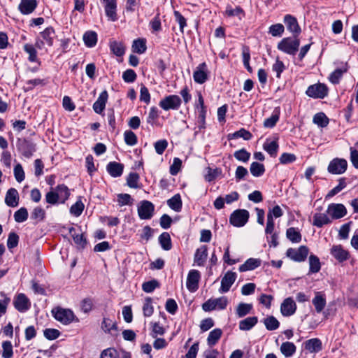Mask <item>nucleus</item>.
I'll return each mask as SVG.
<instances>
[{
  "instance_id": "nucleus-1",
  "label": "nucleus",
  "mask_w": 358,
  "mask_h": 358,
  "mask_svg": "<svg viewBox=\"0 0 358 358\" xmlns=\"http://www.w3.org/2000/svg\"><path fill=\"white\" fill-rule=\"evenodd\" d=\"M300 45V40L298 37H286L283 38L277 45L278 49L289 55H295L299 51Z\"/></svg>"
},
{
  "instance_id": "nucleus-2",
  "label": "nucleus",
  "mask_w": 358,
  "mask_h": 358,
  "mask_svg": "<svg viewBox=\"0 0 358 358\" xmlns=\"http://www.w3.org/2000/svg\"><path fill=\"white\" fill-rule=\"evenodd\" d=\"M54 318L64 325L71 324L72 322H78L73 312L68 308L56 307L51 311Z\"/></svg>"
},
{
  "instance_id": "nucleus-3",
  "label": "nucleus",
  "mask_w": 358,
  "mask_h": 358,
  "mask_svg": "<svg viewBox=\"0 0 358 358\" xmlns=\"http://www.w3.org/2000/svg\"><path fill=\"white\" fill-rule=\"evenodd\" d=\"M309 253V249L306 245H301L298 248H288L286 251V255L290 259L296 262H304Z\"/></svg>"
},
{
  "instance_id": "nucleus-4",
  "label": "nucleus",
  "mask_w": 358,
  "mask_h": 358,
  "mask_svg": "<svg viewBox=\"0 0 358 358\" xmlns=\"http://www.w3.org/2000/svg\"><path fill=\"white\" fill-rule=\"evenodd\" d=\"M249 212L245 209H238L234 210L230 215L229 222L234 227H243L248 221Z\"/></svg>"
},
{
  "instance_id": "nucleus-5",
  "label": "nucleus",
  "mask_w": 358,
  "mask_h": 358,
  "mask_svg": "<svg viewBox=\"0 0 358 358\" xmlns=\"http://www.w3.org/2000/svg\"><path fill=\"white\" fill-rule=\"evenodd\" d=\"M306 94L314 99H324L328 94V87L324 83H317L310 85Z\"/></svg>"
},
{
  "instance_id": "nucleus-6",
  "label": "nucleus",
  "mask_w": 358,
  "mask_h": 358,
  "mask_svg": "<svg viewBox=\"0 0 358 358\" xmlns=\"http://www.w3.org/2000/svg\"><path fill=\"white\" fill-rule=\"evenodd\" d=\"M181 102L178 95H169L159 101V106L164 110H177L180 106Z\"/></svg>"
},
{
  "instance_id": "nucleus-7",
  "label": "nucleus",
  "mask_w": 358,
  "mask_h": 358,
  "mask_svg": "<svg viewBox=\"0 0 358 358\" xmlns=\"http://www.w3.org/2000/svg\"><path fill=\"white\" fill-rule=\"evenodd\" d=\"M347 167L348 162L345 159L335 158L329 162L327 170L331 174L340 175L345 172Z\"/></svg>"
},
{
  "instance_id": "nucleus-8",
  "label": "nucleus",
  "mask_w": 358,
  "mask_h": 358,
  "mask_svg": "<svg viewBox=\"0 0 358 358\" xmlns=\"http://www.w3.org/2000/svg\"><path fill=\"white\" fill-rule=\"evenodd\" d=\"M155 206L149 201H142L138 206V214L141 220H149L154 214Z\"/></svg>"
},
{
  "instance_id": "nucleus-9",
  "label": "nucleus",
  "mask_w": 358,
  "mask_h": 358,
  "mask_svg": "<svg viewBox=\"0 0 358 358\" xmlns=\"http://www.w3.org/2000/svg\"><path fill=\"white\" fill-rule=\"evenodd\" d=\"M327 213L331 220H338L345 217L347 214V209L343 204L331 203L328 206Z\"/></svg>"
},
{
  "instance_id": "nucleus-10",
  "label": "nucleus",
  "mask_w": 358,
  "mask_h": 358,
  "mask_svg": "<svg viewBox=\"0 0 358 358\" xmlns=\"http://www.w3.org/2000/svg\"><path fill=\"white\" fill-rule=\"evenodd\" d=\"M100 1L104 8L107 17L113 22L117 20V0H100Z\"/></svg>"
},
{
  "instance_id": "nucleus-11",
  "label": "nucleus",
  "mask_w": 358,
  "mask_h": 358,
  "mask_svg": "<svg viewBox=\"0 0 358 358\" xmlns=\"http://www.w3.org/2000/svg\"><path fill=\"white\" fill-rule=\"evenodd\" d=\"M20 152L26 158H30L36 152V144L27 139L20 141L17 145Z\"/></svg>"
},
{
  "instance_id": "nucleus-12",
  "label": "nucleus",
  "mask_w": 358,
  "mask_h": 358,
  "mask_svg": "<svg viewBox=\"0 0 358 358\" xmlns=\"http://www.w3.org/2000/svg\"><path fill=\"white\" fill-rule=\"evenodd\" d=\"M284 22L286 24L287 30L293 34V36L298 37L301 32V29L296 18L287 14L284 17Z\"/></svg>"
},
{
  "instance_id": "nucleus-13",
  "label": "nucleus",
  "mask_w": 358,
  "mask_h": 358,
  "mask_svg": "<svg viewBox=\"0 0 358 358\" xmlns=\"http://www.w3.org/2000/svg\"><path fill=\"white\" fill-rule=\"evenodd\" d=\"M201 278L200 272L197 270L189 271L187 278L186 286L189 291L193 292L197 290L199 287V282Z\"/></svg>"
},
{
  "instance_id": "nucleus-14",
  "label": "nucleus",
  "mask_w": 358,
  "mask_h": 358,
  "mask_svg": "<svg viewBox=\"0 0 358 358\" xmlns=\"http://www.w3.org/2000/svg\"><path fill=\"white\" fill-rule=\"evenodd\" d=\"M296 304L292 297L286 298L280 306V312L285 317H289L295 313Z\"/></svg>"
},
{
  "instance_id": "nucleus-15",
  "label": "nucleus",
  "mask_w": 358,
  "mask_h": 358,
  "mask_svg": "<svg viewBox=\"0 0 358 358\" xmlns=\"http://www.w3.org/2000/svg\"><path fill=\"white\" fill-rule=\"evenodd\" d=\"M236 279V273L232 271H227L221 280V286L219 289L220 293H226L229 291L231 285Z\"/></svg>"
},
{
  "instance_id": "nucleus-16",
  "label": "nucleus",
  "mask_w": 358,
  "mask_h": 358,
  "mask_svg": "<svg viewBox=\"0 0 358 358\" xmlns=\"http://www.w3.org/2000/svg\"><path fill=\"white\" fill-rule=\"evenodd\" d=\"M195 83L203 84L208 80V69L205 62L200 64L193 73Z\"/></svg>"
},
{
  "instance_id": "nucleus-17",
  "label": "nucleus",
  "mask_w": 358,
  "mask_h": 358,
  "mask_svg": "<svg viewBox=\"0 0 358 358\" xmlns=\"http://www.w3.org/2000/svg\"><path fill=\"white\" fill-rule=\"evenodd\" d=\"M100 358H131L130 352L122 350L117 351L113 348H109L103 350Z\"/></svg>"
},
{
  "instance_id": "nucleus-18",
  "label": "nucleus",
  "mask_w": 358,
  "mask_h": 358,
  "mask_svg": "<svg viewBox=\"0 0 358 358\" xmlns=\"http://www.w3.org/2000/svg\"><path fill=\"white\" fill-rule=\"evenodd\" d=\"M15 308L20 312L24 313L29 309L30 301L24 294H19L13 302Z\"/></svg>"
},
{
  "instance_id": "nucleus-19",
  "label": "nucleus",
  "mask_w": 358,
  "mask_h": 358,
  "mask_svg": "<svg viewBox=\"0 0 358 358\" xmlns=\"http://www.w3.org/2000/svg\"><path fill=\"white\" fill-rule=\"evenodd\" d=\"M37 5L36 0H21L18 6V10L23 15H29L34 11Z\"/></svg>"
},
{
  "instance_id": "nucleus-20",
  "label": "nucleus",
  "mask_w": 358,
  "mask_h": 358,
  "mask_svg": "<svg viewBox=\"0 0 358 358\" xmlns=\"http://www.w3.org/2000/svg\"><path fill=\"white\" fill-rule=\"evenodd\" d=\"M208 257V247L201 245L199 248L194 254V262L199 266H203Z\"/></svg>"
},
{
  "instance_id": "nucleus-21",
  "label": "nucleus",
  "mask_w": 358,
  "mask_h": 358,
  "mask_svg": "<svg viewBox=\"0 0 358 358\" xmlns=\"http://www.w3.org/2000/svg\"><path fill=\"white\" fill-rule=\"evenodd\" d=\"M331 255L339 262H343L349 258V252L342 245H334L331 249Z\"/></svg>"
},
{
  "instance_id": "nucleus-22",
  "label": "nucleus",
  "mask_w": 358,
  "mask_h": 358,
  "mask_svg": "<svg viewBox=\"0 0 358 358\" xmlns=\"http://www.w3.org/2000/svg\"><path fill=\"white\" fill-rule=\"evenodd\" d=\"M108 95L107 91H103L93 104V110L97 114H101L106 107Z\"/></svg>"
},
{
  "instance_id": "nucleus-23",
  "label": "nucleus",
  "mask_w": 358,
  "mask_h": 358,
  "mask_svg": "<svg viewBox=\"0 0 358 358\" xmlns=\"http://www.w3.org/2000/svg\"><path fill=\"white\" fill-rule=\"evenodd\" d=\"M5 203L9 207H16L19 204L18 192L15 188H10L5 196Z\"/></svg>"
},
{
  "instance_id": "nucleus-24",
  "label": "nucleus",
  "mask_w": 358,
  "mask_h": 358,
  "mask_svg": "<svg viewBox=\"0 0 358 358\" xmlns=\"http://www.w3.org/2000/svg\"><path fill=\"white\" fill-rule=\"evenodd\" d=\"M108 173L113 178L122 176L124 170V165L117 162H110L106 166Z\"/></svg>"
},
{
  "instance_id": "nucleus-25",
  "label": "nucleus",
  "mask_w": 358,
  "mask_h": 358,
  "mask_svg": "<svg viewBox=\"0 0 358 358\" xmlns=\"http://www.w3.org/2000/svg\"><path fill=\"white\" fill-rule=\"evenodd\" d=\"M312 303L315 306L316 312L317 313H321L327 303L325 294L321 292H317L315 297L312 300Z\"/></svg>"
},
{
  "instance_id": "nucleus-26",
  "label": "nucleus",
  "mask_w": 358,
  "mask_h": 358,
  "mask_svg": "<svg viewBox=\"0 0 358 358\" xmlns=\"http://www.w3.org/2000/svg\"><path fill=\"white\" fill-rule=\"evenodd\" d=\"M262 260L257 258H249L244 264H241L238 270L240 272H245L254 270L261 266Z\"/></svg>"
},
{
  "instance_id": "nucleus-27",
  "label": "nucleus",
  "mask_w": 358,
  "mask_h": 358,
  "mask_svg": "<svg viewBox=\"0 0 358 358\" xmlns=\"http://www.w3.org/2000/svg\"><path fill=\"white\" fill-rule=\"evenodd\" d=\"M331 222V220L330 217L325 213H315L313 216V225L318 228L322 227L324 225L330 224Z\"/></svg>"
},
{
  "instance_id": "nucleus-28",
  "label": "nucleus",
  "mask_w": 358,
  "mask_h": 358,
  "mask_svg": "<svg viewBox=\"0 0 358 358\" xmlns=\"http://www.w3.org/2000/svg\"><path fill=\"white\" fill-rule=\"evenodd\" d=\"M258 322V318L256 316L248 317L239 322L238 327L241 331H249L255 327Z\"/></svg>"
},
{
  "instance_id": "nucleus-29",
  "label": "nucleus",
  "mask_w": 358,
  "mask_h": 358,
  "mask_svg": "<svg viewBox=\"0 0 358 358\" xmlns=\"http://www.w3.org/2000/svg\"><path fill=\"white\" fill-rule=\"evenodd\" d=\"M69 232L72 236L73 241L77 245L78 249H83L87 245V240L83 234H76V229L73 227L69 229Z\"/></svg>"
},
{
  "instance_id": "nucleus-30",
  "label": "nucleus",
  "mask_w": 358,
  "mask_h": 358,
  "mask_svg": "<svg viewBox=\"0 0 358 358\" xmlns=\"http://www.w3.org/2000/svg\"><path fill=\"white\" fill-rule=\"evenodd\" d=\"M109 47L110 51L117 57H122L125 53V46L122 42L110 41Z\"/></svg>"
},
{
  "instance_id": "nucleus-31",
  "label": "nucleus",
  "mask_w": 358,
  "mask_h": 358,
  "mask_svg": "<svg viewBox=\"0 0 358 358\" xmlns=\"http://www.w3.org/2000/svg\"><path fill=\"white\" fill-rule=\"evenodd\" d=\"M55 189L58 195L59 202L64 203L70 196V191L69 188L65 185L62 184L58 185Z\"/></svg>"
},
{
  "instance_id": "nucleus-32",
  "label": "nucleus",
  "mask_w": 358,
  "mask_h": 358,
  "mask_svg": "<svg viewBox=\"0 0 358 358\" xmlns=\"http://www.w3.org/2000/svg\"><path fill=\"white\" fill-rule=\"evenodd\" d=\"M280 350L285 357H290L296 352V347L293 343L286 341L282 343Z\"/></svg>"
},
{
  "instance_id": "nucleus-33",
  "label": "nucleus",
  "mask_w": 358,
  "mask_h": 358,
  "mask_svg": "<svg viewBox=\"0 0 358 358\" xmlns=\"http://www.w3.org/2000/svg\"><path fill=\"white\" fill-rule=\"evenodd\" d=\"M252 308V304L241 302L236 308V314L239 318L243 317L251 313Z\"/></svg>"
},
{
  "instance_id": "nucleus-34",
  "label": "nucleus",
  "mask_w": 358,
  "mask_h": 358,
  "mask_svg": "<svg viewBox=\"0 0 358 358\" xmlns=\"http://www.w3.org/2000/svg\"><path fill=\"white\" fill-rule=\"evenodd\" d=\"M167 204L172 210L176 212H180L182 209V202L179 194H175L167 201Z\"/></svg>"
},
{
  "instance_id": "nucleus-35",
  "label": "nucleus",
  "mask_w": 358,
  "mask_h": 358,
  "mask_svg": "<svg viewBox=\"0 0 358 358\" xmlns=\"http://www.w3.org/2000/svg\"><path fill=\"white\" fill-rule=\"evenodd\" d=\"M55 35V30L52 27H48L40 33L42 40L48 45H53V37Z\"/></svg>"
},
{
  "instance_id": "nucleus-36",
  "label": "nucleus",
  "mask_w": 358,
  "mask_h": 358,
  "mask_svg": "<svg viewBox=\"0 0 358 358\" xmlns=\"http://www.w3.org/2000/svg\"><path fill=\"white\" fill-rule=\"evenodd\" d=\"M287 238L294 243H298L301 241V234L298 229L295 227H289L286 231Z\"/></svg>"
},
{
  "instance_id": "nucleus-37",
  "label": "nucleus",
  "mask_w": 358,
  "mask_h": 358,
  "mask_svg": "<svg viewBox=\"0 0 358 358\" xmlns=\"http://www.w3.org/2000/svg\"><path fill=\"white\" fill-rule=\"evenodd\" d=\"M83 41L87 47H94L97 43L96 33L93 31H86L83 35Z\"/></svg>"
},
{
  "instance_id": "nucleus-38",
  "label": "nucleus",
  "mask_w": 358,
  "mask_h": 358,
  "mask_svg": "<svg viewBox=\"0 0 358 358\" xmlns=\"http://www.w3.org/2000/svg\"><path fill=\"white\" fill-rule=\"evenodd\" d=\"M278 148L279 145L276 141H268L267 140L263 145L264 150L272 157H275L277 156Z\"/></svg>"
},
{
  "instance_id": "nucleus-39",
  "label": "nucleus",
  "mask_w": 358,
  "mask_h": 358,
  "mask_svg": "<svg viewBox=\"0 0 358 358\" xmlns=\"http://www.w3.org/2000/svg\"><path fill=\"white\" fill-rule=\"evenodd\" d=\"M24 51L29 55L28 60L31 62H38L40 64L38 57L37 52L35 47L30 43H26L23 46Z\"/></svg>"
},
{
  "instance_id": "nucleus-40",
  "label": "nucleus",
  "mask_w": 358,
  "mask_h": 358,
  "mask_svg": "<svg viewBox=\"0 0 358 358\" xmlns=\"http://www.w3.org/2000/svg\"><path fill=\"white\" fill-rule=\"evenodd\" d=\"M309 262V273H316L321 268L320 259L315 255H310L308 259Z\"/></svg>"
},
{
  "instance_id": "nucleus-41",
  "label": "nucleus",
  "mask_w": 358,
  "mask_h": 358,
  "mask_svg": "<svg viewBox=\"0 0 358 358\" xmlns=\"http://www.w3.org/2000/svg\"><path fill=\"white\" fill-rule=\"evenodd\" d=\"M146 50V40L145 38H138L133 41L132 50L134 52L143 54Z\"/></svg>"
},
{
  "instance_id": "nucleus-42",
  "label": "nucleus",
  "mask_w": 358,
  "mask_h": 358,
  "mask_svg": "<svg viewBox=\"0 0 358 358\" xmlns=\"http://www.w3.org/2000/svg\"><path fill=\"white\" fill-rule=\"evenodd\" d=\"M347 71L348 68L346 65L341 69H336L330 74L329 77V81L334 85L339 83L343 73L347 72Z\"/></svg>"
},
{
  "instance_id": "nucleus-43",
  "label": "nucleus",
  "mask_w": 358,
  "mask_h": 358,
  "mask_svg": "<svg viewBox=\"0 0 358 358\" xmlns=\"http://www.w3.org/2000/svg\"><path fill=\"white\" fill-rule=\"evenodd\" d=\"M159 242L161 247L164 250H170L172 248L171 236L168 232H163L159 236Z\"/></svg>"
},
{
  "instance_id": "nucleus-44",
  "label": "nucleus",
  "mask_w": 358,
  "mask_h": 358,
  "mask_svg": "<svg viewBox=\"0 0 358 358\" xmlns=\"http://www.w3.org/2000/svg\"><path fill=\"white\" fill-rule=\"evenodd\" d=\"M263 323L268 331H274L280 326L279 321L273 315L266 317L263 320Z\"/></svg>"
},
{
  "instance_id": "nucleus-45",
  "label": "nucleus",
  "mask_w": 358,
  "mask_h": 358,
  "mask_svg": "<svg viewBox=\"0 0 358 358\" xmlns=\"http://www.w3.org/2000/svg\"><path fill=\"white\" fill-rule=\"evenodd\" d=\"M250 171L254 177H260L265 172V167L263 164L254 162L250 164Z\"/></svg>"
},
{
  "instance_id": "nucleus-46",
  "label": "nucleus",
  "mask_w": 358,
  "mask_h": 358,
  "mask_svg": "<svg viewBox=\"0 0 358 358\" xmlns=\"http://www.w3.org/2000/svg\"><path fill=\"white\" fill-rule=\"evenodd\" d=\"M222 334V331L220 329H215L209 333L207 338L208 345L213 346L220 340Z\"/></svg>"
},
{
  "instance_id": "nucleus-47",
  "label": "nucleus",
  "mask_w": 358,
  "mask_h": 358,
  "mask_svg": "<svg viewBox=\"0 0 358 358\" xmlns=\"http://www.w3.org/2000/svg\"><path fill=\"white\" fill-rule=\"evenodd\" d=\"M225 13L229 17L237 16L239 20H242V18L245 17V12L240 6H236L235 8H233L231 6H227Z\"/></svg>"
},
{
  "instance_id": "nucleus-48",
  "label": "nucleus",
  "mask_w": 358,
  "mask_h": 358,
  "mask_svg": "<svg viewBox=\"0 0 358 358\" xmlns=\"http://www.w3.org/2000/svg\"><path fill=\"white\" fill-rule=\"evenodd\" d=\"M252 134L249 131H248L243 128L239 129L238 131H237L233 134H230L228 136L229 139L243 138L245 141L250 140L252 138Z\"/></svg>"
},
{
  "instance_id": "nucleus-49",
  "label": "nucleus",
  "mask_w": 358,
  "mask_h": 358,
  "mask_svg": "<svg viewBox=\"0 0 358 358\" xmlns=\"http://www.w3.org/2000/svg\"><path fill=\"white\" fill-rule=\"evenodd\" d=\"M322 348V343L318 338H312L306 342V349L310 352H318Z\"/></svg>"
},
{
  "instance_id": "nucleus-50",
  "label": "nucleus",
  "mask_w": 358,
  "mask_h": 358,
  "mask_svg": "<svg viewBox=\"0 0 358 358\" xmlns=\"http://www.w3.org/2000/svg\"><path fill=\"white\" fill-rule=\"evenodd\" d=\"M313 122L320 127H326L329 124V118L324 113L315 114L313 120Z\"/></svg>"
},
{
  "instance_id": "nucleus-51",
  "label": "nucleus",
  "mask_w": 358,
  "mask_h": 358,
  "mask_svg": "<svg viewBox=\"0 0 358 358\" xmlns=\"http://www.w3.org/2000/svg\"><path fill=\"white\" fill-rule=\"evenodd\" d=\"M242 57L243 65L249 73L252 72V69L250 65V53L248 46H243L242 49Z\"/></svg>"
},
{
  "instance_id": "nucleus-52",
  "label": "nucleus",
  "mask_w": 358,
  "mask_h": 358,
  "mask_svg": "<svg viewBox=\"0 0 358 358\" xmlns=\"http://www.w3.org/2000/svg\"><path fill=\"white\" fill-rule=\"evenodd\" d=\"M280 111L275 110L268 118H266L264 122V126L266 128H273L279 120Z\"/></svg>"
},
{
  "instance_id": "nucleus-53",
  "label": "nucleus",
  "mask_w": 358,
  "mask_h": 358,
  "mask_svg": "<svg viewBox=\"0 0 358 358\" xmlns=\"http://www.w3.org/2000/svg\"><path fill=\"white\" fill-rule=\"evenodd\" d=\"M346 187V182L344 178H340L338 180V184L335 187H334L329 192V193L326 196V199L331 198L338 192H340L342 189H343Z\"/></svg>"
},
{
  "instance_id": "nucleus-54",
  "label": "nucleus",
  "mask_w": 358,
  "mask_h": 358,
  "mask_svg": "<svg viewBox=\"0 0 358 358\" xmlns=\"http://www.w3.org/2000/svg\"><path fill=\"white\" fill-rule=\"evenodd\" d=\"M28 211L26 208L22 207L14 213V219L16 222L21 223L28 218Z\"/></svg>"
},
{
  "instance_id": "nucleus-55",
  "label": "nucleus",
  "mask_w": 358,
  "mask_h": 358,
  "mask_svg": "<svg viewBox=\"0 0 358 358\" xmlns=\"http://www.w3.org/2000/svg\"><path fill=\"white\" fill-rule=\"evenodd\" d=\"M143 315L145 317H150L154 312V308L152 306V299L150 297H147L145 299V302L143 306Z\"/></svg>"
},
{
  "instance_id": "nucleus-56",
  "label": "nucleus",
  "mask_w": 358,
  "mask_h": 358,
  "mask_svg": "<svg viewBox=\"0 0 358 358\" xmlns=\"http://www.w3.org/2000/svg\"><path fill=\"white\" fill-rule=\"evenodd\" d=\"M284 31L285 27L280 23L273 24L268 29V33L274 37L281 36L284 33Z\"/></svg>"
},
{
  "instance_id": "nucleus-57",
  "label": "nucleus",
  "mask_w": 358,
  "mask_h": 358,
  "mask_svg": "<svg viewBox=\"0 0 358 358\" xmlns=\"http://www.w3.org/2000/svg\"><path fill=\"white\" fill-rule=\"evenodd\" d=\"M234 157L241 162H247L249 161L250 157V153L248 152L245 148L236 150L234 154Z\"/></svg>"
},
{
  "instance_id": "nucleus-58",
  "label": "nucleus",
  "mask_w": 358,
  "mask_h": 358,
  "mask_svg": "<svg viewBox=\"0 0 358 358\" xmlns=\"http://www.w3.org/2000/svg\"><path fill=\"white\" fill-rule=\"evenodd\" d=\"M2 357L3 358H11L13 355V345L10 341H3L2 343Z\"/></svg>"
},
{
  "instance_id": "nucleus-59",
  "label": "nucleus",
  "mask_w": 358,
  "mask_h": 358,
  "mask_svg": "<svg viewBox=\"0 0 358 358\" xmlns=\"http://www.w3.org/2000/svg\"><path fill=\"white\" fill-rule=\"evenodd\" d=\"M159 287V282L157 280H152L148 282H145L142 285V289L146 293H151Z\"/></svg>"
},
{
  "instance_id": "nucleus-60",
  "label": "nucleus",
  "mask_w": 358,
  "mask_h": 358,
  "mask_svg": "<svg viewBox=\"0 0 358 358\" xmlns=\"http://www.w3.org/2000/svg\"><path fill=\"white\" fill-rule=\"evenodd\" d=\"M198 110V127L201 129L206 127V107H201Z\"/></svg>"
},
{
  "instance_id": "nucleus-61",
  "label": "nucleus",
  "mask_w": 358,
  "mask_h": 358,
  "mask_svg": "<svg viewBox=\"0 0 358 358\" xmlns=\"http://www.w3.org/2000/svg\"><path fill=\"white\" fill-rule=\"evenodd\" d=\"M139 176L137 173H130L127 178V184L131 188H138Z\"/></svg>"
},
{
  "instance_id": "nucleus-62",
  "label": "nucleus",
  "mask_w": 358,
  "mask_h": 358,
  "mask_svg": "<svg viewBox=\"0 0 358 358\" xmlns=\"http://www.w3.org/2000/svg\"><path fill=\"white\" fill-rule=\"evenodd\" d=\"M137 78V75L136 72L131 69H127L122 73V79L125 83H134Z\"/></svg>"
},
{
  "instance_id": "nucleus-63",
  "label": "nucleus",
  "mask_w": 358,
  "mask_h": 358,
  "mask_svg": "<svg viewBox=\"0 0 358 358\" xmlns=\"http://www.w3.org/2000/svg\"><path fill=\"white\" fill-rule=\"evenodd\" d=\"M85 206L81 201H76L70 208V213L76 217L80 216Z\"/></svg>"
},
{
  "instance_id": "nucleus-64",
  "label": "nucleus",
  "mask_w": 358,
  "mask_h": 358,
  "mask_svg": "<svg viewBox=\"0 0 358 358\" xmlns=\"http://www.w3.org/2000/svg\"><path fill=\"white\" fill-rule=\"evenodd\" d=\"M124 141L127 145L133 146L137 143V136L131 131H126L124 134Z\"/></svg>"
}]
</instances>
